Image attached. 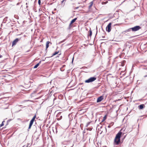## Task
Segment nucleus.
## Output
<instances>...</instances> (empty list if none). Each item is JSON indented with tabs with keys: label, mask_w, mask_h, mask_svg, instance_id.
Instances as JSON below:
<instances>
[{
	"label": "nucleus",
	"mask_w": 147,
	"mask_h": 147,
	"mask_svg": "<svg viewBox=\"0 0 147 147\" xmlns=\"http://www.w3.org/2000/svg\"><path fill=\"white\" fill-rule=\"evenodd\" d=\"M121 130L116 135L115 138L114 139V143L115 144L118 145L121 142L120 138L123 133L121 132Z\"/></svg>",
	"instance_id": "f257e3e1"
},
{
	"label": "nucleus",
	"mask_w": 147,
	"mask_h": 147,
	"mask_svg": "<svg viewBox=\"0 0 147 147\" xmlns=\"http://www.w3.org/2000/svg\"><path fill=\"white\" fill-rule=\"evenodd\" d=\"M96 79V78L95 77H92L86 80L85 82L86 83H89L92 82L94 81Z\"/></svg>",
	"instance_id": "f03ea898"
},
{
	"label": "nucleus",
	"mask_w": 147,
	"mask_h": 147,
	"mask_svg": "<svg viewBox=\"0 0 147 147\" xmlns=\"http://www.w3.org/2000/svg\"><path fill=\"white\" fill-rule=\"evenodd\" d=\"M141 27L139 26H136L133 27L131 28V30L132 31L135 32L141 29Z\"/></svg>",
	"instance_id": "7ed1b4c3"
},
{
	"label": "nucleus",
	"mask_w": 147,
	"mask_h": 147,
	"mask_svg": "<svg viewBox=\"0 0 147 147\" xmlns=\"http://www.w3.org/2000/svg\"><path fill=\"white\" fill-rule=\"evenodd\" d=\"M111 23H109L106 27V30L108 32H110L111 31Z\"/></svg>",
	"instance_id": "20e7f679"
},
{
	"label": "nucleus",
	"mask_w": 147,
	"mask_h": 147,
	"mask_svg": "<svg viewBox=\"0 0 147 147\" xmlns=\"http://www.w3.org/2000/svg\"><path fill=\"white\" fill-rule=\"evenodd\" d=\"M21 40V38H16L15 40H14L13 42L12 46L13 47V46L16 45L17 42L19 40Z\"/></svg>",
	"instance_id": "39448f33"
},
{
	"label": "nucleus",
	"mask_w": 147,
	"mask_h": 147,
	"mask_svg": "<svg viewBox=\"0 0 147 147\" xmlns=\"http://www.w3.org/2000/svg\"><path fill=\"white\" fill-rule=\"evenodd\" d=\"M103 99V97L102 96H100L98 98L97 100V102H100Z\"/></svg>",
	"instance_id": "423d86ee"
},
{
	"label": "nucleus",
	"mask_w": 147,
	"mask_h": 147,
	"mask_svg": "<svg viewBox=\"0 0 147 147\" xmlns=\"http://www.w3.org/2000/svg\"><path fill=\"white\" fill-rule=\"evenodd\" d=\"M125 61L123 60L122 61L121 63H119V65L123 67L125 65Z\"/></svg>",
	"instance_id": "0eeeda50"
},
{
	"label": "nucleus",
	"mask_w": 147,
	"mask_h": 147,
	"mask_svg": "<svg viewBox=\"0 0 147 147\" xmlns=\"http://www.w3.org/2000/svg\"><path fill=\"white\" fill-rule=\"evenodd\" d=\"M144 104H141L138 106V108L139 109H141L144 108Z\"/></svg>",
	"instance_id": "6e6552de"
},
{
	"label": "nucleus",
	"mask_w": 147,
	"mask_h": 147,
	"mask_svg": "<svg viewBox=\"0 0 147 147\" xmlns=\"http://www.w3.org/2000/svg\"><path fill=\"white\" fill-rule=\"evenodd\" d=\"M77 19V18H75L71 20V21L70 23V24L69 25H70L71 24L73 23Z\"/></svg>",
	"instance_id": "1a4fd4ad"
},
{
	"label": "nucleus",
	"mask_w": 147,
	"mask_h": 147,
	"mask_svg": "<svg viewBox=\"0 0 147 147\" xmlns=\"http://www.w3.org/2000/svg\"><path fill=\"white\" fill-rule=\"evenodd\" d=\"M49 41H47L46 44V50H47L48 47H49V44L50 43Z\"/></svg>",
	"instance_id": "9d476101"
},
{
	"label": "nucleus",
	"mask_w": 147,
	"mask_h": 147,
	"mask_svg": "<svg viewBox=\"0 0 147 147\" xmlns=\"http://www.w3.org/2000/svg\"><path fill=\"white\" fill-rule=\"evenodd\" d=\"M90 5L89 6V8L90 9V8L92 7V6L93 4V1H91L90 2Z\"/></svg>",
	"instance_id": "9b49d317"
},
{
	"label": "nucleus",
	"mask_w": 147,
	"mask_h": 147,
	"mask_svg": "<svg viewBox=\"0 0 147 147\" xmlns=\"http://www.w3.org/2000/svg\"><path fill=\"white\" fill-rule=\"evenodd\" d=\"M131 28H129L127 30H126L123 31V32H129L130 31H131Z\"/></svg>",
	"instance_id": "f8f14e48"
},
{
	"label": "nucleus",
	"mask_w": 147,
	"mask_h": 147,
	"mask_svg": "<svg viewBox=\"0 0 147 147\" xmlns=\"http://www.w3.org/2000/svg\"><path fill=\"white\" fill-rule=\"evenodd\" d=\"M59 52V51H56L53 54V55L52 56H54V55H56Z\"/></svg>",
	"instance_id": "ddd939ff"
},
{
	"label": "nucleus",
	"mask_w": 147,
	"mask_h": 147,
	"mask_svg": "<svg viewBox=\"0 0 147 147\" xmlns=\"http://www.w3.org/2000/svg\"><path fill=\"white\" fill-rule=\"evenodd\" d=\"M11 120V119H9V120H8L7 121V124H6L5 126H7V125L9 123V122Z\"/></svg>",
	"instance_id": "4468645a"
},
{
	"label": "nucleus",
	"mask_w": 147,
	"mask_h": 147,
	"mask_svg": "<svg viewBox=\"0 0 147 147\" xmlns=\"http://www.w3.org/2000/svg\"><path fill=\"white\" fill-rule=\"evenodd\" d=\"M39 63H37L36 65H35L34 67V68L35 69L37 68L39 65Z\"/></svg>",
	"instance_id": "2eb2a0df"
},
{
	"label": "nucleus",
	"mask_w": 147,
	"mask_h": 147,
	"mask_svg": "<svg viewBox=\"0 0 147 147\" xmlns=\"http://www.w3.org/2000/svg\"><path fill=\"white\" fill-rule=\"evenodd\" d=\"M107 118L106 116L105 115L103 118V119L102 120V122H103L104 121H105Z\"/></svg>",
	"instance_id": "dca6fc26"
},
{
	"label": "nucleus",
	"mask_w": 147,
	"mask_h": 147,
	"mask_svg": "<svg viewBox=\"0 0 147 147\" xmlns=\"http://www.w3.org/2000/svg\"><path fill=\"white\" fill-rule=\"evenodd\" d=\"M36 117V115H35L34 117H33L32 118V119L31 120L33 121H34L35 118Z\"/></svg>",
	"instance_id": "f3484780"
},
{
	"label": "nucleus",
	"mask_w": 147,
	"mask_h": 147,
	"mask_svg": "<svg viewBox=\"0 0 147 147\" xmlns=\"http://www.w3.org/2000/svg\"><path fill=\"white\" fill-rule=\"evenodd\" d=\"M36 117V115H35L34 117H33L32 118V119L31 120L33 121H34L35 118Z\"/></svg>",
	"instance_id": "a211bd4d"
},
{
	"label": "nucleus",
	"mask_w": 147,
	"mask_h": 147,
	"mask_svg": "<svg viewBox=\"0 0 147 147\" xmlns=\"http://www.w3.org/2000/svg\"><path fill=\"white\" fill-rule=\"evenodd\" d=\"M107 2H108L107 1H106L105 2H102V5L106 4V3H107Z\"/></svg>",
	"instance_id": "6ab92c4d"
},
{
	"label": "nucleus",
	"mask_w": 147,
	"mask_h": 147,
	"mask_svg": "<svg viewBox=\"0 0 147 147\" xmlns=\"http://www.w3.org/2000/svg\"><path fill=\"white\" fill-rule=\"evenodd\" d=\"M4 122H5L4 121H2V123L0 125V127H2V126H3L4 125Z\"/></svg>",
	"instance_id": "aec40b11"
},
{
	"label": "nucleus",
	"mask_w": 147,
	"mask_h": 147,
	"mask_svg": "<svg viewBox=\"0 0 147 147\" xmlns=\"http://www.w3.org/2000/svg\"><path fill=\"white\" fill-rule=\"evenodd\" d=\"M89 32H90V33H89V36H92V31H91V30H90V31H89Z\"/></svg>",
	"instance_id": "412c9836"
},
{
	"label": "nucleus",
	"mask_w": 147,
	"mask_h": 147,
	"mask_svg": "<svg viewBox=\"0 0 147 147\" xmlns=\"http://www.w3.org/2000/svg\"><path fill=\"white\" fill-rule=\"evenodd\" d=\"M32 124H31L30 123L29 124V127L28 128V129H29L31 128V127L32 126Z\"/></svg>",
	"instance_id": "4be33fe9"
},
{
	"label": "nucleus",
	"mask_w": 147,
	"mask_h": 147,
	"mask_svg": "<svg viewBox=\"0 0 147 147\" xmlns=\"http://www.w3.org/2000/svg\"><path fill=\"white\" fill-rule=\"evenodd\" d=\"M92 129V128H88L86 129L87 130L91 131Z\"/></svg>",
	"instance_id": "5701e85b"
},
{
	"label": "nucleus",
	"mask_w": 147,
	"mask_h": 147,
	"mask_svg": "<svg viewBox=\"0 0 147 147\" xmlns=\"http://www.w3.org/2000/svg\"><path fill=\"white\" fill-rule=\"evenodd\" d=\"M38 3L39 5H41V1L40 0H38Z\"/></svg>",
	"instance_id": "b1692460"
},
{
	"label": "nucleus",
	"mask_w": 147,
	"mask_h": 147,
	"mask_svg": "<svg viewBox=\"0 0 147 147\" xmlns=\"http://www.w3.org/2000/svg\"><path fill=\"white\" fill-rule=\"evenodd\" d=\"M34 121H33L32 120H31L30 123L31 124H33Z\"/></svg>",
	"instance_id": "393cba45"
},
{
	"label": "nucleus",
	"mask_w": 147,
	"mask_h": 147,
	"mask_svg": "<svg viewBox=\"0 0 147 147\" xmlns=\"http://www.w3.org/2000/svg\"><path fill=\"white\" fill-rule=\"evenodd\" d=\"M62 116H60V118H57V120H60L61 119H62Z\"/></svg>",
	"instance_id": "a878e982"
},
{
	"label": "nucleus",
	"mask_w": 147,
	"mask_h": 147,
	"mask_svg": "<svg viewBox=\"0 0 147 147\" xmlns=\"http://www.w3.org/2000/svg\"><path fill=\"white\" fill-rule=\"evenodd\" d=\"M136 1L137 2L140 3L141 2V0H136Z\"/></svg>",
	"instance_id": "bb28decb"
},
{
	"label": "nucleus",
	"mask_w": 147,
	"mask_h": 147,
	"mask_svg": "<svg viewBox=\"0 0 147 147\" xmlns=\"http://www.w3.org/2000/svg\"><path fill=\"white\" fill-rule=\"evenodd\" d=\"M90 123V122L88 123H87L86 125V127H88V126L89 124Z\"/></svg>",
	"instance_id": "cd10ccee"
},
{
	"label": "nucleus",
	"mask_w": 147,
	"mask_h": 147,
	"mask_svg": "<svg viewBox=\"0 0 147 147\" xmlns=\"http://www.w3.org/2000/svg\"><path fill=\"white\" fill-rule=\"evenodd\" d=\"M79 7H75L74 9H77L79 8Z\"/></svg>",
	"instance_id": "c85d7f7f"
},
{
	"label": "nucleus",
	"mask_w": 147,
	"mask_h": 147,
	"mask_svg": "<svg viewBox=\"0 0 147 147\" xmlns=\"http://www.w3.org/2000/svg\"><path fill=\"white\" fill-rule=\"evenodd\" d=\"M64 1H63V0H62V1H61V4H62L64 2Z\"/></svg>",
	"instance_id": "c756f323"
},
{
	"label": "nucleus",
	"mask_w": 147,
	"mask_h": 147,
	"mask_svg": "<svg viewBox=\"0 0 147 147\" xmlns=\"http://www.w3.org/2000/svg\"><path fill=\"white\" fill-rule=\"evenodd\" d=\"M41 61H40L38 63H39V65H40V63H41Z\"/></svg>",
	"instance_id": "7c9ffc66"
},
{
	"label": "nucleus",
	"mask_w": 147,
	"mask_h": 147,
	"mask_svg": "<svg viewBox=\"0 0 147 147\" xmlns=\"http://www.w3.org/2000/svg\"><path fill=\"white\" fill-rule=\"evenodd\" d=\"M65 40H66V39H65L61 41L62 42V43L63 42H64L65 41Z\"/></svg>",
	"instance_id": "2f4dec72"
},
{
	"label": "nucleus",
	"mask_w": 147,
	"mask_h": 147,
	"mask_svg": "<svg viewBox=\"0 0 147 147\" xmlns=\"http://www.w3.org/2000/svg\"><path fill=\"white\" fill-rule=\"evenodd\" d=\"M23 147H28V145H27L26 146H24Z\"/></svg>",
	"instance_id": "473e14b6"
},
{
	"label": "nucleus",
	"mask_w": 147,
	"mask_h": 147,
	"mask_svg": "<svg viewBox=\"0 0 147 147\" xmlns=\"http://www.w3.org/2000/svg\"><path fill=\"white\" fill-rule=\"evenodd\" d=\"M2 56L0 55V58H1L2 57Z\"/></svg>",
	"instance_id": "72a5a7b5"
},
{
	"label": "nucleus",
	"mask_w": 147,
	"mask_h": 147,
	"mask_svg": "<svg viewBox=\"0 0 147 147\" xmlns=\"http://www.w3.org/2000/svg\"><path fill=\"white\" fill-rule=\"evenodd\" d=\"M62 43V41H61L59 43V44H60Z\"/></svg>",
	"instance_id": "f704fd0d"
},
{
	"label": "nucleus",
	"mask_w": 147,
	"mask_h": 147,
	"mask_svg": "<svg viewBox=\"0 0 147 147\" xmlns=\"http://www.w3.org/2000/svg\"><path fill=\"white\" fill-rule=\"evenodd\" d=\"M62 43V41H61L59 43V44H60Z\"/></svg>",
	"instance_id": "c9c22d12"
},
{
	"label": "nucleus",
	"mask_w": 147,
	"mask_h": 147,
	"mask_svg": "<svg viewBox=\"0 0 147 147\" xmlns=\"http://www.w3.org/2000/svg\"><path fill=\"white\" fill-rule=\"evenodd\" d=\"M108 128H110L111 127V126H110V125H109L108 126Z\"/></svg>",
	"instance_id": "e433bc0d"
},
{
	"label": "nucleus",
	"mask_w": 147,
	"mask_h": 147,
	"mask_svg": "<svg viewBox=\"0 0 147 147\" xmlns=\"http://www.w3.org/2000/svg\"><path fill=\"white\" fill-rule=\"evenodd\" d=\"M147 77V75H146L144 76V77Z\"/></svg>",
	"instance_id": "4c0bfd02"
},
{
	"label": "nucleus",
	"mask_w": 147,
	"mask_h": 147,
	"mask_svg": "<svg viewBox=\"0 0 147 147\" xmlns=\"http://www.w3.org/2000/svg\"><path fill=\"white\" fill-rule=\"evenodd\" d=\"M56 99V98H55L53 99V101H54Z\"/></svg>",
	"instance_id": "58836bf2"
},
{
	"label": "nucleus",
	"mask_w": 147,
	"mask_h": 147,
	"mask_svg": "<svg viewBox=\"0 0 147 147\" xmlns=\"http://www.w3.org/2000/svg\"><path fill=\"white\" fill-rule=\"evenodd\" d=\"M125 136L124 137V138H123V139L122 140V141L123 140V139H124V138H125Z\"/></svg>",
	"instance_id": "ea45409f"
},
{
	"label": "nucleus",
	"mask_w": 147,
	"mask_h": 147,
	"mask_svg": "<svg viewBox=\"0 0 147 147\" xmlns=\"http://www.w3.org/2000/svg\"><path fill=\"white\" fill-rule=\"evenodd\" d=\"M73 60H74V57H73V59H72V62H73Z\"/></svg>",
	"instance_id": "a19ab883"
},
{
	"label": "nucleus",
	"mask_w": 147,
	"mask_h": 147,
	"mask_svg": "<svg viewBox=\"0 0 147 147\" xmlns=\"http://www.w3.org/2000/svg\"><path fill=\"white\" fill-rule=\"evenodd\" d=\"M19 3H17V5H19Z\"/></svg>",
	"instance_id": "79ce46f5"
},
{
	"label": "nucleus",
	"mask_w": 147,
	"mask_h": 147,
	"mask_svg": "<svg viewBox=\"0 0 147 147\" xmlns=\"http://www.w3.org/2000/svg\"><path fill=\"white\" fill-rule=\"evenodd\" d=\"M63 1H64L65 2L67 0H63Z\"/></svg>",
	"instance_id": "37998d69"
},
{
	"label": "nucleus",
	"mask_w": 147,
	"mask_h": 147,
	"mask_svg": "<svg viewBox=\"0 0 147 147\" xmlns=\"http://www.w3.org/2000/svg\"><path fill=\"white\" fill-rule=\"evenodd\" d=\"M65 2L64 3L63 5H64L65 4Z\"/></svg>",
	"instance_id": "c03bdc74"
},
{
	"label": "nucleus",
	"mask_w": 147,
	"mask_h": 147,
	"mask_svg": "<svg viewBox=\"0 0 147 147\" xmlns=\"http://www.w3.org/2000/svg\"><path fill=\"white\" fill-rule=\"evenodd\" d=\"M97 31H96V33H97ZM96 34H97V33H96Z\"/></svg>",
	"instance_id": "a18cd8bd"
},
{
	"label": "nucleus",
	"mask_w": 147,
	"mask_h": 147,
	"mask_svg": "<svg viewBox=\"0 0 147 147\" xmlns=\"http://www.w3.org/2000/svg\"><path fill=\"white\" fill-rule=\"evenodd\" d=\"M42 61H45V60L43 59V60H42Z\"/></svg>",
	"instance_id": "49530a36"
},
{
	"label": "nucleus",
	"mask_w": 147,
	"mask_h": 147,
	"mask_svg": "<svg viewBox=\"0 0 147 147\" xmlns=\"http://www.w3.org/2000/svg\"><path fill=\"white\" fill-rule=\"evenodd\" d=\"M26 5H27V3H26Z\"/></svg>",
	"instance_id": "de8ad7c7"
}]
</instances>
